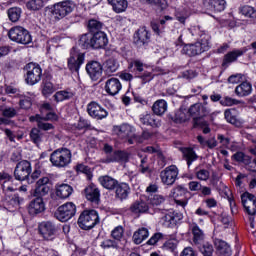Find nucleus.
I'll list each match as a JSON object with an SVG mask.
<instances>
[{
	"label": "nucleus",
	"instance_id": "35",
	"mask_svg": "<svg viewBox=\"0 0 256 256\" xmlns=\"http://www.w3.org/2000/svg\"><path fill=\"white\" fill-rule=\"evenodd\" d=\"M108 3L112 6L115 13H123L127 11V7H129L127 0H108Z\"/></svg>",
	"mask_w": 256,
	"mask_h": 256
},
{
	"label": "nucleus",
	"instance_id": "20",
	"mask_svg": "<svg viewBox=\"0 0 256 256\" xmlns=\"http://www.w3.org/2000/svg\"><path fill=\"white\" fill-rule=\"evenodd\" d=\"M86 71L92 81H97L103 75V66L97 61H91L86 65Z\"/></svg>",
	"mask_w": 256,
	"mask_h": 256
},
{
	"label": "nucleus",
	"instance_id": "49",
	"mask_svg": "<svg viewBox=\"0 0 256 256\" xmlns=\"http://www.w3.org/2000/svg\"><path fill=\"white\" fill-rule=\"evenodd\" d=\"M18 113H19V108H13V107H6L2 111L3 117H6L8 119H13V117H17Z\"/></svg>",
	"mask_w": 256,
	"mask_h": 256
},
{
	"label": "nucleus",
	"instance_id": "34",
	"mask_svg": "<svg viewBox=\"0 0 256 256\" xmlns=\"http://www.w3.org/2000/svg\"><path fill=\"white\" fill-rule=\"evenodd\" d=\"M181 151L183 158L187 162L188 167H191V165H193V162L199 159V156L197 155V153H195V150H193V148H182Z\"/></svg>",
	"mask_w": 256,
	"mask_h": 256
},
{
	"label": "nucleus",
	"instance_id": "61",
	"mask_svg": "<svg viewBox=\"0 0 256 256\" xmlns=\"http://www.w3.org/2000/svg\"><path fill=\"white\" fill-rule=\"evenodd\" d=\"M101 247L103 249H111V247L113 249H117L118 245H117V242L116 241H113V240H104L101 244Z\"/></svg>",
	"mask_w": 256,
	"mask_h": 256
},
{
	"label": "nucleus",
	"instance_id": "8",
	"mask_svg": "<svg viewBox=\"0 0 256 256\" xmlns=\"http://www.w3.org/2000/svg\"><path fill=\"white\" fill-rule=\"evenodd\" d=\"M83 63H85V53L73 47L70 51V57L68 58V69L72 73H79V69H81Z\"/></svg>",
	"mask_w": 256,
	"mask_h": 256
},
{
	"label": "nucleus",
	"instance_id": "38",
	"mask_svg": "<svg viewBox=\"0 0 256 256\" xmlns=\"http://www.w3.org/2000/svg\"><path fill=\"white\" fill-rule=\"evenodd\" d=\"M224 117L228 123H231V125H235V127H239L241 125V122L237 119V112L235 110L228 109L224 112Z\"/></svg>",
	"mask_w": 256,
	"mask_h": 256
},
{
	"label": "nucleus",
	"instance_id": "40",
	"mask_svg": "<svg viewBox=\"0 0 256 256\" xmlns=\"http://www.w3.org/2000/svg\"><path fill=\"white\" fill-rule=\"evenodd\" d=\"M6 203L9 209H11V207L17 209V207L23 203V198L19 197V194H14L13 196L6 197Z\"/></svg>",
	"mask_w": 256,
	"mask_h": 256
},
{
	"label": "nucleus",
	"instance_id": "63",
	"mask_svg": "<svg viewBox=\"0 0 256 256\" xmlns=\"http://www.w3.org/2000/svg\"><path fill=\"white\" fill-rule=\"evenodd\" d=\"M76 171H79L80 173H84L88 177L89 175H91V169L89 168V166H86L84 164H78L76 166Z\"/></svg>",
	"mask_w": 256,
	"mask_h": 256
},
{
	"label": "nucleus",
	"instance_id": "44",
	"mask_svg": "<svg viewBox=\"0 0 256 256\" xmlns=\"http://www.w3.org/2000/svg\"><path fill=\"white\" fill-rule=\"evenodd\" d=\"M8 17L10 21H12V23H17V21H19V19L21 18V8H10L8 10Z\"/></svg>",
	"mask_w": 256,
	"mask_h": 256
},
{
	"label": "nucleus",
	"instance_id": "18",
	"mask_svg": "<svg viewBox=\"0 0 256 256\" xmlns=\"http://www.w3.org/2000/svg\"><path fill=\"white\" fill-rule=\"evenodd\" d=\"M206 47L207 43L201 45V43L196 42L194 44L185 45L182 48V53L183 55H188V57H196V55H201V53H204Z\"/></svg>",
	"mask_w": 256,
	"mask_h": 256
},
{
	"label": "nucleus",
	"instance_id": "36",
	"mask_svg": "<svg viewBox=\"0 0 256 256\" xmlns=\"http://www.w3.org/2000/svg\"><path fill=\"white\" fill-rule=\"evenodd\" d=\"M73 97H75V93L71 90H61L53 95V99L56 101V103L68 101L69 99H73Z\"/></svg>",
	"mask_w": 256,
	"mask_h": 256
},
{
	"label": "nucleus",
	"instance_id": "33",
	"mask_svg": "<svg viewBox=\"0 0 256 256\" xmlns=\"http://www.w3.org/2000/svg\"><path fill=\"white\" fill-rule=\"evenodd\" d=\"M149 237V229L142 227L134 232L133 234V241L135 245H141Z\"/></svg>",
	"mask_w": 256,
	"mask_h": 256
},
{
	"label": "nucleus",
	"instance_id": "27",
	"mask_svg": "<svg viewBox=\"0 0 256 256\" xmlns=\"http://www.w3.org/2000/svg\"><path fill=\"white\" fill-rule=\"evenodd\" d=\"M98 181L100 183V185H102V187H104V189H107L108 191H114V189L117 187L119 181H117V179L109 176V175H105V176H100L98 178Z\"/></svg>",
	"mask_w": 256,
	"mask_h": 256
},
{
	"label": "nucleus",
	"instance_id": "25",
	"mask_svg": "<svg viewBox=\"0 0 256 256\" xmlns=\"http://www.w3.org/2000/svg\"><path fill=\"white\" fill-rule=\"evenodd\" d=\"M204 5L210 11L221 13V11H225L227 2L225 0H204Z\"/></svg>",
	"mask_w": 256,
	"mask_h": 256
},
{
	"label": "nucleus",
	"instance_id": "30",
	"mask_svg": "<svg viewBox=\"0 0 256 256\" xmlns=\"http://www.w3.org/2000/svg\"><path fill=\"white\" fill-rule=\"evenodd\" d=\"M190 229L193 235V243H195V245H199L205 239V234L203 233V230L199 228V225H197V223L190 224Z\"/></svg>",
	"mask_w": 256,
	"mask_h": 256
},
{
	"label": "nucleus",
	"instance_id": "58",
	"mask_svg": "<svg viewBox=\"0 0 256 256\" xmlns=\"http://www.w3.org/2000/svg\"><path fill=\"white\" fill-rule=\"evenodd\" d=\"M221 105H223L224 107H231L233 105H237V103H239V101H237L236 99H233L231 97H225L224 99H222L220 101Z\"/></svg>",
	"mask_w": 256,
	"mask_h": 256
},
{
	"label": "nucleus",
	"instance_id": "21",
	"mask_svg": "<svg viewBox=\"0 0 256 256\" xmlns=\"http://www.w3.org/2000/svg\"><path fill=\"white\" fill-rule=\"evenodd\" d=\"M123 86L121 85V81L117 78H110L105 83V91L108 93V95H111L112 97H115V95L119 94V91Z\"/></svg>",
	"mask_w": 256,
	"mask_h": 256
},
{
	"label": "nucleus",
	"instance_id": "7",
	"mask_svg": "<svg viewBox=\"0 0 256 256\" xmlns=\"http://www.w3.org/2000/svg\"><path fill=\"white\" fill-rule=\"evenodd\" d=\"M73 9H75V4L73 1L66 0L63 2H58L53 5L52 15L55 19H64L70 13H73Z\"/></svg>",
	"mask_w": 256,
	"mask_h": 256
},
{
	"label": "nucleus",
	"instance_id": "15",
	"mask_svg": "<svg viewBox=\"0 0 256 256\" xmlns=\"http://www.w3.org/2000/svg\"><path fill=\"white\" fill-rule=\"evenodd\" d=\"M87 111L90 117L97 120L105 119V117L109 115L107 110L101 107V105H99L97 102H91L88 104Z\"/></svg>",
	"mask_w": 256,
	"mask_h": 256
},
{
	"label": "nucleus",
	"instance_id": "1",
	"mask_svg": "<svg viewBox=\"0 0 256 256\" xmlns=\"http://www.w3.org/2000/svg\"><path fill=\"white\" fill-rule=\"evenodd\" d=\"M109 43L105 32H95L94 34H83L79 39V45L83 49H105Z\"/></svg>",
	"mask_w": 256,
	"mask_h": 256
},
{
	"label": "nucleus",
	"instance_id": "14",
	"mask_svg": "<svg viewBox=\"0 0 256 256\" xmlns=\"http://www.w3.org/2000/svg\"><path fill=\"white\" fill-rule=\"evenodd\" d=\"M112 131L119 139H129L131 137H135V128L127 123L113 126Z\"/></svg>",
	"mask_w": 256,
	"mask_h": 256
},
{
	"label": "nucleus",
	"instance_id": "39",
	"mask_svg": "<svg viewBox=\"0 0 256 256\" xmlns=\"http://www.w3.org/2000/svg\"><path fill=\"white\" fill-rule=\"evenodd\" d=\"M88 29L90 31L89 34L92 35H95V33H103V31H101V29H103V23L95 19L89 20Z\"/></svg>",
	"mask_w": 256,
	"mask_h": 256
},
{
	"label": "nucleus",
	"instance_id": "2",
	"mask_svg": "<svg viewBox=\"0 0 256 256\" xmlns=\"http://www.w3.org/2000/svg\"><path fill=\"white\" fill-rule=\"evenodd\" d=\"M72 159L73 154L69 148H58L50 154V163H52L53 167H57L58 169L69 167Z\"/></svg>",
	"mask_w": 256,
	"mask_h": 256
},
{
	"label": "nucleus",
	"instance_id": "53",
	"mask_svg": "<svg viewBox=\"0 0 256 256\" xmlns=\"http://www.w3.org/2000/svg\"><path fill=\"white\" fill-rule=\"evenodd\" d=\"M150 203L154 207H159V205H163V203H165V196L155 194L153 197L150 198Z\"/></svg>",
	"mask_w": 256,
	"mask_h": 256
},
{
	"label": "nucleus",
	"instance_id": "5",
	"mask_svg": "<svg viewBox=\"0 0 256 256\" xmlns=\"http://www.w3.org/2000/svg\"><path fill=\"white\" fill-rule=\"evenodd\" d=\"M8 37L11 41H15V43H20L21 45H29L33 40L27 29L21 26L11 28L8 32Z\"/></svg>",
	"mask_w": 256,
	"mask_h": 256
},
{
	"label": "nucleus",
	"instance_id": "51",
	"mask_svg": "<svg viewBox=\"0 0 256 256\" xmlns=\"http://www.w3.org/2000/svg\"><path fill=\"white\" fill-rule=\"evenodd\" d=\"M211 177V172L207 169H200L196 172V178L199 181H209V178Z\"/></svg>",
	"mask_w": 256,
	"mask_h": 256
},
{
	"label": "nucleus",
	"instance_id": "4",
	"mask_svg": "<svg viewBox=\"0 0 256 256\" xmlns=\"http://www.w3.org/2000/svg\"><path fill=\"white\" fill-rule=\"evenodd\" d=\"M99 223V214L95 210H84L78 219L80 229L89 231Z\"/></svg>",
	"mask_w": 256,
	"mask_h": 256
},
{
	"label": "nucleus",
	"instance_id": "31",
	"mask_svg": "<svg viewBox=\"0 0 256 256\" xmlns=\"http://www.w3.org/2000/svg\"><path fill=\"white\" fill-rule=\"evenodd\" d=\"M253 91V86L250 82H242L235 88V93L238 97H248Z\"/></svg>",
	"mask_w": 256,
	"mask_h": 256
},
{
	"label": "nucleus",
	"instance_id": "22",
	"mask_svg": "<svg viewBox=\"0 0 256 256\" xmlns=\"http://www.w3.org/2000/svg\"><path fill=\"white\" fill-rule=\"evenodd\" d=\"M115 189V198L119 199V201H125L128 199L130 193H131V187H129V184L125 182H118V185H116Z\"/></svg>",
	"mask_w": 256,
	"mask_h": 256
},
{
	"label": "nucleus",
	"instance_id": "3",
	"mask_svg": "<svg viewBox=\"0 0 256 256\" xmlns=\"http://www.w3.org/2000/svg\"><path fill=\"white\" fill-rule=\"evenodd\" d=\"M206 105L207 102H204V104L196 103L190 106L188 113L191 117H194V127H207V121L203 120V117H207L211 113V109Z\"/></svg>",
	"mask_w": 256,
	"mask_h": 256
},
{
	"label": "nucleus",
	"instance_id": "19",
	"mask_svg": "<svg viewBox=\"0 0 256 256\" xmlns=\"http://www.w3.org/2000/svg\"><path fill=\"white\" fill-rule=\"evenodd\" d=\"M151 36L149 35V31H147V27L143 26L139 28L134 34V43L137 47H143L149 44Z\"/></svg>",
	"mask_w": 256,
	"mask_h": 256
},
{
	"label": "nucleus",
	"instance_id": "26",
	"mask_svg": "<svg viewBox=\"0 0 256 256\" xmlns=\"http://www.w3.org/2000/svg\"><path fill=\"white\" fill-rule=\"evenodd\" d=\"M247 53V49H235L231 52H228L223 59V67H227L230 63H234V61L237 60L238 57H241Z\"/></svg>",
	"mask_w": 256,
	"mask_h": 256
},
{
	"label": "nucleus",
	"instance_id": "28",
	"mask_svg": "<svg viewBox=\"0 0 256 256\" xmlns=\"http://www.w3.org/2000/svg\"><path fill=\"white\" fill-rule=\"evenodd\" d=\"M140 123L147 127H161V120L155 118L153 114H145L140 117Z\"/></svg>",
	"mask_w": 256,
	"mask_h": 256
},
{
	"label": "nucleus",
	"instance_id": "60",
	"mask_svg": "<svg viewBox=\"0 0 256 256\" xmlns=\"http://www.w3.org/2000/svg\"><path fill=\"white\" fill-rule=\"evenodd\" d=\"M161 239H163V234L161 233H155L148 241H147V245H157V243H159V241H161Z\"/></svg>",
	"mask_w": 256,
	"mask_h": 256
},
{
	"label": "nucleus",
	"instance_id": "24",
	"mask_svg": "<svg viewBox=\"0 0 256 256\" xmlns=\"http://www.w3.org/2000/svg\"><path fill=\"white\" fill-rule=\"evenodd\" d=\"M55 193L59 199H69L73 195V187L69 184H57Z\"/></svg>",
	"mask_w": 256,
	"mask_h": 256
},
{
	"label": "nucleus",
	"instance_id": "32",
	"mask_svg": "<svg viewBox=\"0 0 256 256\" xmlns=\"http://www.w3.org/2000/svg\"><path fill=\"white\" fill-rule=\"evenodd\" d=\"M126 161H129V154L124 151H116L111 156H108L106 159L107 163H126Z\"/></svg>",
	"mask_w": 256,
	"mask_h": 256
},
{
	"label": "nucleus",
	"instance_id": "64",
	"mask_svg": "<svg viewBox=\"0 0 256 256\" xmlns=\"http://www.w3.org/2000/svg\"><path fill=\"white\" fill-rule=\"evenodd\" d=\"M151 28L156 33V35H161L163 33V27H161V24L159 22H151Z\"/></svg>",
	"mask_w": 256,
	"mask_h": 256
},
{
	"label": "nucleus",
	"instance_id": "52",
	"mask_svg": "<svg viewBox=\"0 0 256 256\" xmlns=\"http://www.w3.org/2000/svg\"><path fill=\"white\" fill-rule=\"evenodd\" d=\"M54 91H55V87H53V83H51L48 80H44L42 94L43 95H51V93H54Z\"/></svg>",
	"mask_w": 256,
	"mask_h": 256
},
{
	"label": "nucleus",
	"instance_id": "57",
	"mask_svg": "<svg viewBox=\"0 0 256 256\" xmlns=\"http://www.w3.org/2000/svg\"><path fill=\"white\" fill-rule=\"evenodd\" d=\"M89 127H91V124L84 118H80L76 124V129L79 131H83V129H89Z\"/></svg>",
	"mask_w": 256,
	"mask_h": 256
},
{
	"label": "nucleus",
	"instance_id": "9",
	"mask_svg": "<svg viewBox=\"0 0 256 256\" xmlns=\"http://www.w3.org/2000/svg\"><path fill=\"white\" fill-rule=\"evenodd\" d=\"M75 213H77V206L73 204V202H67L62 206H59L57 211L55 212V217L58 221L62 223H66L72 217H75Z\"/></svg>",
	"mask_w": 256,
	"mask_h": 256
},
{
	"label": "nucleus",
	"instance_id": "62",
	"mask_svg": "<svg viewBox=\"0 0 256 256\" xmlns=\"http://www.w3.org/2000/svg\"><path fill=\"white\" fill-rule=\"evenodd\" d=\"M5 91L7 95H15V97H21V92L19 89L13 86H6Z\"/></svg>",
	"mask_w": 256,
	"mask_h": 256
},
{
	"label": "nucleus",
	"instance_id": "50",
	"mask_svg": "<svg viewBox=\"0 0 256 256\" xmlns=\"http://www.w3.org/2000/svg\"><path fill=\"white\" fill-rule=\"evenodd\" d=\"M119 69V62L115 59L106 61V73H115Z\"/></svg>",
	"mask_w": 256,
	"mask_h": 256
},
{
	"label": "nucleus",
	"instance_id": "11",
	"mask_svg": "<svg viewBox=\"0 0 256 256\" xmlns=\"http://www.w3.org/2000/svg\"><path fill=\"white\" fill-rule=\"evenodd\" d=\"M241 201L244 212L250 217V220L253 221V217L256 215V196L249 192H244L241 195Z\"/></svg>",
	"mask_w": 256,
	"mask_h": 256
},
{
	"label": "nucleus",
	"instance_id": "56",
	"mask_svg": "<svg viewBox=\"0 0 256 256\" xmlns=\"http://www.w3.org/2000/svg\"><path fill=\"white\" fill-rule=\"evenodd\" d=\"M213 245L211 244H204L202 247H200V252L204 256H212L213 255Z\"/></svg>",
	"mask_w": 256,
	"mask_h": 256
},
{
	"label": "nucleus",
	"instance_id": "41",
	"mask_svg": "<svg viewBox=\"0 0 256 256\" xmlns=\"http://www.w3.org/2000/svg\"><path fill=\"white\" fill-rule=\"evenodd\" d=\"M132 213H145L149 211V206L144 201H136L131 206Z\"/></svg>",
	"mask_w": 256,
	"mask_h": 256
},
{
	"label": "nucleus",
	"instance_id": "54",
	"mask_svg": "<svg viewBox=\"0 0 256 256\" xmlns=\"http://www.w3.org/2000/svg\"><path fill=\"white\" fill-rule=\"evenodd\" d=\"M123 227L122 226H117L113 231H112V237L113 239H115L116 241H121V239L123 238Z\"/></svg>",
	"mask_w": 256,
	"mask_h": 256
},
{
	"label": "nucleus",
	"instance_id": "48",
	"mask_svg": "<svg viewBox=\"0 0 256 256\" xmlns=\"http://www.w3.org/2000/svg\"><path fill=\"white\" fill-rule=\"evenodd\" d=\"M129 69H133L135 73L141 74L145 71V64L141 60H134L129 64Z\"/></svg>",
	"mask_w": 256,
	"mask_h": 256
},
{
	"label": "nucleus",
	"instance_id": "23",
	"mask_svg": "<svg viewBox=\"0 0 256 256\" xmlns=\"http://www.w3.org/2000/svg\"><path fill=\"white\" fill-rule=\"evenodd\" d=\"M45 211V202H43L42 197H36L32 200L28 206V213L30 215H39V213H43Z\"/></svg>",
	"mask_w": 256,
	"mask_h": 256
},
{
	"label": "nucleus",
	"instance_id": "10",
	"mask_svg": "<svg viewBox=\"0 0 256 256\" xmlns=\"http://www.w3.org/2000/svg\"><path fill=\"white\" fill-rule=\"evenodd\" d=\"M38 231L45 241H53L57 237L59 227L52 221H43L38 225Z\"/></svg>",
	"mask_w": 256,
	"mask_h": 256
},
{
	"label": "nucleus",
	"instance_id": "6",
	"mask_svg": "<svg viewBox=\"0 0 256 256\" xmlns=\"http://www.w3.org/2000/svg\"><path fill=\"white\" fill-rule=\"evenodd\" d=\"M25 71H26L25 81L27 85H37V83L41 81L43 70L41 69V66H39L38 64H35L33 62L28 63L25 66Z\"/></svg>",
	"mask_w": 256,
	"mask_h": 256
},
{
	"label": "nucleus",
	"instance_id": "43",
	"mask_svg": "<svg viewBox=\"0 0 256 256\" xmlns=\"http://www.w3.org/2000/svg\"><path fill=\"white\" fill-rule=\"evenodd\" d=\"M188 194L187 189L182 186H177L171 191V195L174 199H184Z\"/></svg>",
	"mask_w": 256,
	"mask_h": 256
},
{
	"label": "nucleus",
	"instance_id": "16",
	"mask_svg": "<svg viewBox=\"0 0 256 256\" xmlns=\"http://www.w3.org/2000/svg\"><path fill=\"white\" fill-rule=\"evenodd\" d=\"M49 177H42L36 182L34 197H45L51 191V186H49Z\"/></svg>",
	"mask_w": 256,
	"mask_h": 256
},
{
	"label": "nucleus",
	"instance_id": "55",
	"mask_svg": "<svg viewBox=\"0 0 256 256\" xmlns=\"http://www.w3.org/2000/svg\"><path fill=\"white\" fill-rule=\"evenodd\" d=\"M242 83L245 81V75L243 74H235V75H231L228 78V83H232V84H237V83Z\"/></svg>",
	"mask_w": 256,
	"mask_h": 256
},
{
	"label": "nucleus",
	"instance_id": "12",
	"mask_svg": "<svg viewBox=\"0 0 256 256\" xmlns=\"http://www.w3.org/2000/svg\"><path fill=\"white\" fill-rule=\"evenodd\" d=\"M31 175V162L22 160L17 163L14 170V177L17 181H25Z\"/></svg>",
	"mask_w": 256,
	"mask_h": 256
},
{
	"label": "nucleus",
	"instance_id": "29",
	"mask_svg": "<svg viewBox=\"0 0 256 256\" xmlns=\"http://www.w3.org/2000/svg\"><path fill=\"white\" fill-rule=\"evenodd\" d=\"M214 245L219 255L231 256V246H229L227 242L216 238L214 240Z\"/></svg>",
	"mask_w": 256,
	"mask_h": 256
},
{
	"label": "nucleus",
	"instance_id": "46",
	"mask_svg": "<svg viewBox=\"0 0 256 256\" xmlns=\"http://www.w3.org/2000/svg\"><path fill=\"white\" fill-rule=\"evenodd\" d=\"M44 6L43 0H30L26 4L27 9H30V11H39V9H43Z\"/></svg>",
	"mask_w": 256,
	"mask_h": 256
},
{
	"label": "nucleus",
	"instance_id": "13",
	"mask_svg": "<svg viewBox=\"0 0 256 256\" xmlns=\"http://www.w3.org/2000/svg\"><path fill=\"white\" fill-rule=\"evenodd\" d=\"M178 175L179 169H177V166L171 165L161 171L160 178L164 185H173L177 181Z\"/></svg>",
	"mask_w": 256,
	"mask_h": 256
},
{
	"label": "nucleus",
	"instance_id": "42",
	"mask_svg": "<svg viewBox=\"0 0 256 256\" xmlns=\"http://www.w3.org/2000/svg\"><path fill=\"white\" fill-rule=\"evenodd\" d=\"M30 139L32 143H35V145H39V143L43 141V133H41V130H39V128H32L30 131Z\"/></svg>",
	"mask_w": 256,
	"mask_h": 256
},
{
	"label": "nucleus",
	"instance_id": "47",
	"mask_svg": "<svg viewBox=\"0 0 256 256\" xmlns=\"http://www.w3.org/2000/svg\"><path fill=\"white\" fill-rule=\"evenodd\" d=\"M240 12L242 13V15H244V17H249L250 19L256 18V10L251 6L241 7Z\"/></svg>",
	"mask_w": 256,
	"mask_h": 256
},
{
	"label": "nucleus",
	"instance_id": "45",
	"mask_svg": "<svg viewBox=\"0 0 256 256\" xmlns=\"http://www.w3.org/2000/svg\"><path fill=\"white\" fill-rule=\"evenodd\" d=\"M174 123H185V121L189 120V117L187 116V113L185 110L180 109L176 111L174 117L172 118Z\"/></svg>",
	"mask_w": 256,
	"mask_h": 256
},
{
	"label": "nucleus",
	"instance_id": "59",
	"mask_svg": "<svg viewBox=\"0 0 256 256\" xmlns=\"http://www.w3.org/2000/svg\"><path fill=\"white\" fill-rule=\"evenodd\" d=\"M175 15H176L177 21L185 25V21L187 20V17H189V15H187V12L185 10H180V11H177Z\"/></svg>",
	"mask_w": 256,
	"mask_h": 256
},
{
	"label": "nucleus",
	"instance_id": "37",
	"mask_svg": "<svg viewBox=\"0 0 256 256\" xmlns=\"http://www.w3.org/2000/svg\"><path fill=\"white\" fill-rule=\"evenodd\" d=\"M152 111L154 115H158L159 117L165 115L167 112V101L163 99L157 100L152 106Z\"/></svg>",
	"mask_w": 256,
	"mask_h": 256
},
{
	"label": "nucleus",
	"instance_id": "17",
	"mask_svg": "<svg viewBox=\"0 0 256 256\" xmlns=\"http://www.w3.org/2000/svg\"><path fill=\"white\" fill-rule=\"evenodd\" d=\"M85 195L86 199L94 205V207H97L99 203H101V191L97 186L94 184L89 185L85 188Z\"/></svg>",
	"mask_w": 256,
	"mask_h": 256
}]
</instances>
